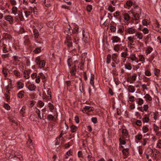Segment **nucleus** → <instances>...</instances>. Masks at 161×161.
<instances>
[{
    "label": "nucleus",
    "instance_id": "f257e3e1",
    "mask_svg": "<svg viewBox=\"0 0 161 161\" xmlns=\"http://www.w3.org/2000/svg\"><path fill=\"white\" fill-rule=\"evenodd\" d=\"M35 62L36 65L40 69L44 68L46 65V62L45 60L41 59L40 56L36 58Z\"/></svg>",
    "mask_w": 161,
    "mask_h": 161
},
{
    "label": "nucleus",
    "instance_id": "f03ea898",
    "mask_svg": "<svg viewBox=\"0 0 161 161\" xmlns=\"http://www.w3.org/2000/svg\"><path fill=\"white\" fill-rule=\"evenodd\" d=\"M137 31V30L135 28L132 27H128L126 28L125 31L127 34L133 35L135 34Z\"/></svg>",
    "mask_w": 161,
    "mask_h": 161
},
{
    "label": "nucleus",
    "instance_id": "7ed1b4c3",
    "mask_svg": "<svg viewBox=\"0 0 161 161\" xmlns=\"http://www.w3.org/2000/svg\"><path fill=\"white\" fill-rule=\"evenodd\" d=\"M131 14H132L131 17L132 20L138 21L139 20L141 15L138 13L132 12Z\"/></svg>",
    "mask_w": 161,
    "mask_h": 161
},
{
    "label": "nucleus",
    "instance_id": "20e7f679",
    "mask_svg": "<svg viewBox=\"0 0 161 161\" xmlns=\"http://www.w3.org/2000/svg\"><path fill=\"white\" fill-rule=\"evenodd\" d=\"M123 21L125 23H129V21L131 19V17L129 14L127 13H125L123 14Z\"/></svg>",
    "mask_w": 161,
    "mask_h": 161
},
{
    "label": "nucleus",
    "instance_id": "39448f33",
    "mask_svg": "<svg viewBox=\"0 0 161 161\" xmlns=\"http://www.w3.org/2000/svg\"><path fill=\"white\" fill-rule=\"evenodd\" d=\"M135 39H138L140 40H142L144 37L143 34L141 32L138 31H137L135 34V35L134 36Z\"/></svg>",
    "mask_w": 161,
    "mask_h": 161
},
{
    "label": "nucleus",
    "instance_id": "423d86ee",
    "mask_svg": "<svg viewBox=\"0 0 161 161\" xmlns=\"http://www.w3.org/2000/svg\"><path fill=\"white\" fill-rule=\"evenodd\" d=\"M94 109V108L92 106H85L82 110L84 113H87L93 111Z\"/></svg>",
    "mask_w": 161,
    "mask_h": 161
},
{
    "label": "nucleus",
    "instance_id": "0eeeda50",
    "mask_svg": "<svg viewBox=\"0 0 161 161\" xmlns=\"http://www.w3.org/2000/svg\"><path fill=\"white\" fill-rule=\"evenodd\" d=\"M64 32L67 36H70L71 35V33L73 32V30L70 29V26L68 25L65 29Z\"/></svg>",
    "mask_w": 161,
    "mask_h": 161
},
{
    "label": "nucleus",
    "instance_id": "6e6552de",
    "mask_svg": "<svg viewBox=\"0 0 161 161\" xmlns=\"http://www.w3.org/2000/svg\"><path fill=\"white\" fill-rule=\"evenodd\" d=\"M66 42H67V46L68 48H70L72 47V43L71 40V38L70 36H67L66 37Z\"/></svg>",
    "mask_w": 161,
    "mask_h": 161
},
{
    "label": "nucleus",
    "instance_id": "1a4fd4ad",
    "mask_svg": "<svg viewBox=\"0 0 161 161\" xmlns=\"http://www.w3.org/2000/svg\"><path fill=\"white\" fill-rule=\"evenodd\" d=\"M121 137L124 139L127 138L128 137L129 133L128 130L125 129H123L122 131Z\"/></svg>",
    "mask_w": 161,
    "mask_h": 161
},
{
    "label": "nucleus",
    "instance_id": "9d476101",
    "mask_svg": "<svg viewBox=\"0 0 161 161\" xmlns=\"http://www.w3.org/2000/svg\"><path fill=\"white\" fill-rule=\"evenodd\" d=\"M25 86L29 90L31 91H35L36 88V86L34 84L28 85L27 84H26Z\"/></svg>",
    "mask_w": 161,
    "mask_h": 161
},
{
    "label": "nucleus",
    "instance_id": "9b49d317",
    "mask_svg": "<svg viewBox=\"0 0 161 161\" xmlns=\"http://www.w3.org/2000/svg\"><path fill=\"white\" fill-rule=\"evenodd\" d=\"M152 28L154 30L159 32H160V31L161 29L159 24L157 22H156L153 24Z\"/></svg>",
    "mask_w": 161,
    "mask_h": 161
},
{
    "label": "nucleus",
    "instance_id": "f8f14e48",
    "mask_svg": "<svg viewBox=\"0 0 161 161\" xmlns=\"http://www.w3.org/2000/svg\"><path fill=\"white\" fill-rule=\"evenodd\" d=\"M127 58L128 59H130L131 60H132V62L135 61L136 63H138V59L136 57L135 54L132 53L130 55L129 57H128Z\"/></svg>",
    "mask_w": 161,
    "mask_h": 161
},
{
    "label": "nucleus",
    "instance_id": "ddd939ff",
    "mask_svg": "<svg viewBox=\"0 0 161 161\" xmlns=\"http://www.w3.org/2000/svg\"><path fill=\"white\" fill-rule=\"evenodd\" d=\"M69 69H70L69 72L71 75H75L76 74L77 70L76 65L74 64L72 67L71 68H70L69 67Z\"/></svg>",
    "mask_w": 161,
    "mask_h": 161
},
{
    "label": "nucleus",
    "instance_id": "4468645a",
    "mask_svg": "<svg viewBox=\"0 0 161 161\" xmlns=\"http://www.w3.org/2000/svg\"><path fill=\"white\" fill-rule=\"evenodd\" d=\"M112 43L120 42L121 39L117 36H113L111 38Z\"/></svg>",
    "mask_w": 161,
    "mask_h": 161
},
{
    "label": "nucleus",
    "instance_id": "2eb2a0df",
    "mask_svg": "<svg viewBox=\"0 0 161 161\" xmlns=\"http://www.w3.org/2000/svg\"><path fill=\"white\" fill-rule=\"evenodd\" d=\"M150 150L151 151L152 153H153L152 155H151V157L153 158V159H156V158L157 153H159V152L155 148H154L153 150L151 149Z\"/></svg>",
    "mask_w": 161,
    "mask_h": 161
},
{
    "label": "nucleus",
    "instance_id": "dca6fc26",
    "mask_svg": "<svg viewBox=\"0 0 161 161\" xmlns=\"http://www.w3.org/2000/svg\"><path fill=\"white\" fill-rule=\"evenodd\" d=\"M122 44H115L113 45V49L116 52H118L120 49H122Z\"/></svg>",
    "mask_w": 161,
    "mask_h": 161
},
{
    "label": "nucleus",
    "instance_id": "f3484780",
    "mask_svg": "<svg viewBox=\"0 0 161 161\" xmlns=\"http://www.w3.org/2000/svg\"><path fill=\"white\" fill-rule=\"evenodd\" d=\"M122 152L124 155L123 158L124 159L128 157L129 153V149L128 148L123 149Z\"/></svg>",
    "mask_w": 161,
    "mask_h": 161
},
{
    "label": "nucleus",
    "instance_id": "a211bd4d",
    "mask_svg": "<svg viewBox=\"0 0 161 161\" xmlns=\"http://www.w3.org/2000/svg\"><path fill=\"white\" fill-rule=\"evenodd\" d=\"M83 39L86 42H87L89 40V36L87 32H85L84 30L82 31Z\"/></svg>",
    "mask_w": 161,
    "mask_h": 161
},
{
    "label": "nucleus",
    "instance_id": "6ab92c4d",
    "mask_svg": "<svg viewBox=\"0 0 161 161\" xmlns=\"http://www.w3.org/2000/svg\"><path fill=\"white\" fill-rule=\"evenodd\" d=\"M31 71V69L25 70L24 72V77L26 79H28L30 77V74Z\"/></svg>",
    "mask_w": 161,
    "mask_h": 161
},
{
    "label": "nucleus",
    "instance_id": "aec40b11",
    "mask_svg": "<svg viewBox=\"0 0 161 161\" xmlns=\"http://www.w3.org/2000/svg\"><path fill=\"white\" fill-rule=\"evenodd\" d=\"M27 144L28 147L31 149H32L34 148V146L33 145V143L32 140L30 139V137H29V139L27 142Z\"/></svg>",
    "mask_w": 161,
    "mask_h": 161
},
{
    "label": "nucleus",
    "instance_id": "412c9836",
    "mask_svg": "<svg viewBox=\"0 0 161 161\" xmlns=\"http://www.w3.org/2000/svg\"><path fill=\"white\" fill-rule=\"evenodd\" d=\"M4 19L8 21L11 24H12L13 22V18L10 15H8L4 17Z\"/></svg>",
    "mask_w": 161,
    "mask_h": 161
},
{
    "label": "nucleus",
    "instance_id": "4be33fe9",
    "mask_svg": "<svg viewBox=\"0 0 161 161\" xmlns=\"http://www.w3.org/2000/svg\"><path fill=\"white\" fill-rule=\"evenodd\" d=\"M38 75L40 78H41V79L42 80V82L44 83L43 86H44L45 83L46 81L47 80V79L46 76L42 72L39 73Z\"/></svg>",
    "mask_w": 161,
    "mask_h": 161
},
{
    "label": "nucleus",
    "instance_id": "5701e85b",
    "mask_svg": "<svg viewBox=\"0 0 161 161\" xmlns=\"http://www.w3.org/2000/svg\"><path fill=\"white\" fill-rule=\"evenodd\" d=\"M94 75L92 74H91V76L90 80V83L92 86L93 87L95 88L94 85Z\"/></svg>",
    "mask_w": 161,
    "mask_h": 161
},
{
    "label": "nucleus",
    "instance_id": "b1692460",
    "mask_svg": "<svg viewBox=\"0 0 161 161\" xmlns=\"http://www.w3.org/2000/svg\"><path fill=\"white\" fill-rule=\"evenodd\" d=\"M128 91L130 93H133L136 91V89L132 85H129L128 86Z\"/></svg>",
    "mask_w": 161,
    "mask_h": 161
},
{
    "label": "nucleus",
    "instance_id": "393cba45",
    "mask_svg": "<svg viewBox=\"0 0 161 161\" xmlns=\"http://www.w3.org/2000/svg\"><path fill=\"white\" fill-rule=\"evenodd\" d=\"M79 40L78 36L77 34L73 36V42L76 44H78Z\"/></svg>",
    "mask_w": 161,
    "mask_h": 161
},
{
    "label": "nucleus",
    "instance_id": "a878e982",
    "mask_svg": "<svg viewBox=\"0 0 161 161\" xmlns=\"http://www.w3.org/2000/svg\"><path fill=\"white\" fill-rule=\"evenodd\" d=\"M24 83L20 81H18L17 83V86L18 89H20L23 88Z\"/></svg>",
    "mask_w": 161,
    "mask_h": 161
},
{
    "label": "nucleus",
    "instance_id": "bb28decb",
    "mask_svg": "<svg viewBox=\"0 0 161 161\" xmlns=\"http://www.w3.org/2000/svg\"><path fill=\"white\" fill-rule=\"evenodd\" d=\"M139 29L140 31H142L144 34H146L149 33V30L147 28H139Z\"/></svg>",
    "mask_w": 161,
    "mask_h": 161
},
{
    "label": "nucleus",
    "instance_id": "cd10ccee",
    "mask_svg": "<svg viewBox=\"0 0 161 161\" xmlns=\"http://www.w3.org/2000/svg\"><path fill=\"white\" fill-rule=\"evenodd\" d=\"M43 5L47 7H49L51 6V2L49 0H44L43 2Z\"/></svg>",
    "mask_w": 161,
    "mask_h": 161
},
{
    "label": "nucleus",
    "instance_id": "c85d7f7f",
    "mask_svg": "<svg viewBox=\"0 0 161 161\" xmlns=\"http://www.w3.org/2000/svg\"><path fill=\"white\" fill-rule=\"evenodd\" d=\"M150 23V20L148 19H144L142 21V24L145 26L149 25Z\"/></svg>",
    "mask_w": 161,
    "mask_h": 161
},
{
    "label": "nucleus",
    "instance_id": "c756f323",
    "mask_svg": "<svg viewBox=\"0 0 161 161\" xmlns=\"http://www.w3.org/2000/svg\"><path fill=\"white\" fill-rule=\"evenodd\" d=\"M139 57L138 62H142V63H144L145 62V58L144 57L143 55H138Z\"/></svg>",
    "mask_w": 161,
    "mask_h": 161
},
{
    "label": "nucleus",
    "instance_id": "7c9ffc66",
    "mask_svg": "<svg viewBox=\"0 0 161 161\" xmlns=\"http://www.w3.org/2000/svg\"><path fill=\"white\" fill-rule=\"evenodd\" d=\"M25 92L24 91L22 90L19 91L17 94V97L19 98H22L24 96V93Z\"/></svg>",
    "mask_w": 161,
    "mask_h": 161
},
{
    "label": "nucleus",
    "instance_id": "2f4dec72",
    "mask_svg": "<svg viewBox=\"0 0 161 161\" xmlns=\"http://www.w3.org/2000/svg\"><path fill=\"white\" fill-rule=\"evenodd\" d=\"M33 33L34 38L36 39L39 36V32L36 29H34L33 30Z\"/></svg>",
    "mask_w": 161,
    "mask_h": 161
},
{
    "label": "nucleus",
    "instance_id": "473e14b6",
    "mask_svg": "<svg viewBox=\"0 0 161 161\" xmlns=\"http://www.w3.org/2000/svg\"><path fill=\"white\" fill-rule=\"evenodd\" d=\"M30 10L31 11L32 13H33L35 14H37L38 13V10L36 7H30Z\"/></svg>",
    "mask_w": 161,
    "mask_h": 161
},
{
    "label": "nucleus",
    "instance_id": "72a5a7b5",
    "mask_svg": "<svg viewBox=\"0 0 161 161\" xmlns=\"http://www.w3.org/2000/svg\"><path fill=\"white\" fill-rule=\"evenodd\" d=\"M12 74L15 76L19 77H20L21 75L20 72L17 70H14L13 71Z\"/></svg>",
    "mask_w": 161,
    "mask_h": 161
},
{
    "label": "nucleus",
    "instance_id": "f704fd0d",
    "mask_svg": "<svg viewBox=\"0 0 161 161\" xmlns=\"http://www.w3.org/2000/svg\"><path fill=\"white\" fill-rule=\"evenodd\" d=\"M142 130L143 133H146L149 130L148 125H143L142 127Z\"/></svg>",
    "mask_w": 161,
    "mask_h": 161
},
{
    "label": "nucleus",
    "instance_id": "c9c22d12",
    "mask_svg": "<svg viewBox=\"0 0 161 161\" xmlns=\"http://www.w3.org/2000/svg\"><path fill=\"white\" fill-rule=\"evenodd\" d=\"M134 4L135 2H132L131 0H128L126 2V6L129 7H130Z\"/></svg>",
    "mask_w": 161,
    "mask_h": 161
},
{
    "label": "nucleus",
    "instance_id": "e433bc0d",
    "mask_svg": "<svg viewBox=\"0 0 161 161\" xmlns=\"http://www.w3.org/2000/svg\"><path fill=\"white\" fill-rule=\"evenodd\" d=\"M118 56V54L117 53H114L111 56L112 60L114 62H116L117 60Z\"/></svg>",
    "mask_w": 161,
    "mask_h": 161
},
{
    "label": "nucleus",
    "instance_id": "4c0bfd02",
    "mask_svg": "<svg viewBox=\"0 0 161 161\" xmlns=\"http://www.w3.org/2000/svg\"><path fill=\"white\" fill-rule=\"evenodd\" d=\"M73 60L71 58H69L67 60V62L68 66L69 68L72 64Z\"/></svg>",
    "mask_w": 161,
    "mask_h": 161
},
{
    "label": "nucleus",
    "instance_id": "58836bf2",
    "mask_svg": "<svg viewBox=\"0 0 161 161\" xmlns=\"http://www.w3.org/2000/svg\"><path fill=\"white\" fill-rule=\"evenodd\" d=\"M71 131L72 133L75 132L78 129V127L74 125H71L70 127Z\"/></svg>",
    "mask_w": 161,
    "mask_h": 161
},
{
    "label": "nucleus",
    "instance_id": "ea45409f",
    "mask_svg": "<svg viewBox=\"0 0 161 161\" xmlns=\"http://www.w3.org/2000/svg\"><path fill=\"white\" fill-rule=\"evenodd\" d=\"M142 135L139 133L137 134L135 136V138L136 140H137L138 141H140L142 139Z\"/></svg>",
    "mask_w": 161,
    "mask_h": 161
},
{
    "label": "nucleus",
    "instance_id": "a19ab883",
    "mask_svg": "<svg viewBox=\"0 0 161 161\" xmlns=\"http://www.w3.org/2000/svg\"><path fill=\"white\" fill-rule=\"evenodd\" d=\"M108 10L111 12H113L115 11V7H113L111 4L108 5Z\"/></svg>",
    "mask_w": 161,
    "mask_h": 161
},
{
    "label": "nucleus",
    "instance_id": "79ce46f5",
    "mask_svg": "<svg viewBox=\"0 0 161 161\" xmlns=\"http://www.w3.org/2000/svg\"><path fill=\"white\" fill-rule=\"evenodd\" d=\"M127 40L131 43H133L134 42V40L135 39L134 36H129L127 38Z\"/></svg>",
    "mask_w": 161,
    "mask_h": 161
},
{
    "label": "nucleus",
    "instance_id": "37998d69",
    "mask_svg": "<svg viewBox=\"0 0 161 161\" xmlns=\"http://www.w3.org/2000/svg\"><path fill=\"white\" fill-rule=\"evenodd\" d=\"M137 99L136 102L138 105H141L143 103L144 101L142 98H138Z\"/></svg>",
    "mask_w": 161,
    "mask_h": 161
},
{
    "label": "nucleus",
    "instance_id": "c03bdc74",
    "mask_svg": "<svg viewBox=\"0 0 161 161\" xmlns=\"http://www.w3.org/2000/svg\"><path fill=\"white\" fill-rule=\"evenodd\" d=\"M124 66L125 69L129 70H131L132 68L131 64H125Z\"/></svg>",
    "mask_w": 161,
    "mask_h": 161
},
{
    "label": "nucleus",
    "instance_id": "a18cd8bd",
    "mask_svg": "<svg viewBox=\"0 0 161 161\" xmlns=\"http://www.w3.org/2000/svg\"><path fill=\"white\" fill-rule=\"evenodd\" d=\"M137 76V75L136 74L134 73L132 75L130 76L129 77L132 81H134L136 80Z\"/></svg>",
    "mask_w": 161,
    "mask_h": 161
},
{
    "label": "nucleus",
    "instance_id": "49530a36",
    "mask_svg": "<svg viewBox=\"0 0 161 161\" xmlns=\"http://www.w3.org/2000/svg\"><path fill=\"white\" fill-rule=\"evenodd\" d=\"M48 107L49 108L50 111L51 112H53L54 109V107L53 105L49 103L48 104Z\"/></svg>",
    "mask_w": 161,
    "mask_h": 161
},
{
    "label": "nucleus",
    "instance_id": "de8ad7c7",
    "mask_svg": "<svg viewBox=\"0 0 161 161\" xmlns=\"http://www.w3.org/2000/svg\"><path fill=\"white\" fill-rule=\"evenodd\" d=\"M153 48L151 47L148 46L146 49V52L147 54H150L152 52Z\"/></svg>",
    "mask_w": 161,
    "mask_h": 161
},
{
    "label": "nucleus",
    "instance_id": "09e8293b",
    "mask_svg": "<svg viewBox=\"0 0 161 161\" xmlns=\"http://www.w3.org/2000/svg\"><path fill=\"white\" fill-rule=\"evenodd\" d=\"M134 124L138 126H140L142 125V122L141 120L137 119L134 122Z\"/></svg>",
    "mask_w": 161,
    "mask_h": 161
},
{
    "label": "nucleus",
    "instance_id": "8fccbe9b",
    "mask_svg": "<svg viewBox=\"0 0 161 161\" xmlns=\"http://www.w3.org/2000/svg\"><path fill=\"white\" fill-rule=\"evenodd\" d=\"M12 12L14 15L17 14V8L15 6H13L12 8Z\"/></svg>",
    "mask_w": 161,
    "mask_h": 161
},
{
    "label": "nucleus",
    "instance_id": "3c124183",
    "mask_svg": "<svg viewBox=\"0 0 161 161\" xmlns=\"http://www.w3.org/2000/svg\"><path fill=\"white\" fill-rule=\"evenodd\" d=\"M160 70L157 69H155L154 70V75L157 76H158L159 75Z\"/></svg>",
    "mask_w": 161,
    "mask_h": 161
},
{
    "label": "nucleus",
    "instance_id": "603ef678",
    "mask_svg": "<svg viewBox=\"0 0 161 161\" xmlns=\"http://www.w3.org/2000/svg\"><path fill=\"white\" fill-rule=\"evenodd\" d=\"M124 27L123 26L121 27L120 28H119L117 31V33H118L121 34L124 32Z\"/></svg>",
    "mask_w": 161,
    "mask_h": 161
},
{
    "label": "nucleus",
    "instance_id": "864d4df0",
    "mask_svg": "<svg viewBox=\"0 0 161 161\" xmlns=\"http://www.w3.org/2000/svg\"><path fill=\"white\" fill-rule=\"evenodd\" d=\"M111 54H109L107 55L106 59V63L107 64H108L111 62Z\"/></svg>",
    "mask_w": 161,
    "mask_h": 161
},
{
    "label": "nucleus",
    "instance_id": "5fc2aeb1",
    "mask_svg": "<svg viewBox=\"0 0 161 161\" xmlns=\"http://www.w3.org/2000/svg\"><path fill=\"white\" fill-rule=\"evenodd\" d=\"M64 128H65L61 130V132H62L63 134H66L68 131L69 126H66V127H64Z\"/></svg>",
    "mask_w": 161,
    "mask_h": 161
},
{
    "label": "nucleus",
    "instance_id": "6e6d98bb",
    "mask_svg": "<svg viewBox=\"0 0 161 161\" xmlns=\"http://www.w3.org/2000/svg\"><path fill=\"white\" fill-rule=\"evenodd\" d=\"M47 25L49 27H53V21H50L49 22H47Z\"/></svg>",
    "mask_w": 161,
    "mask_h": 161
},
{
    "label": "nucleus",
    "instance_id": "4d7b16f0",
    "mask_svg": "<svg viewBox=\"0 0 161 161\" xmlns=\"http://www.w3.org/2000/svg\"><path fill=\"white\" fill-rule=\"evenodd\" d=\"M47 117L48 120L50 121L53 120L54 118V116L51 114H48Z\"/></svg>",
    "mask_w": 161,
    "mask_h": 161
},
{
    "label": "nucleus",
    "instance_id": "13d9d810",
    "mask_svg": "<svg viewBox=\"0 0 161 161\" xmlns=\"http://www.w3.org/2000/svg\"><path fill=\"white\" fill-rule=\"evenodd\" d=\"M149 118L147 116H144L142 119V121L143 123H147L149 121Z\"/></svg>",
    "mask_w": 161,
    "mask_h": 161
},
{
    "label": "nucleus",
    "instance_id": "bf43d9fd",
    "mask_svg": "<svg viewBox=\"0 0 161 161\" xmlns=\"http://www.w3.org/2000/svg\"><path fill=\"white\" fill-rule=\"evenodd\" d=\"M156 147L161 148V139H160L158 141L156 144Z\"/></svg>",
    "mask_w": 161,
    "mask_h": 161
},
{
    "label": "nucleus",
    "instance_id": "052dcab7",
    "mask_svg": "<svg viewBox=\"0 0 161 161\" xmlns=\"http://www.w3.org/2000/svg\"><path fill=\"white\" fill-rule=\"evenodd\" d=\"M42 47L36 48L34 50V52L35 53H40L41 51Z\"/></svg>",
    "mask_w": 161,
    "mask_h": 161
},
{
    "label": "nucleus",
    "instance_id": "680f3d73",
    "mask_svg": "<svg viewBox=\"0 0 161 161\" xmlns=\"http://www.w3.org/2000/svg\"><path fill=\"white\" fill-rule=\"evenodd\" d=\"M25 16L26 18H28V17L32 13L31 11H26L24 12Z\"/></svg>",
    "mask_w": 161,
    "mask_h": 161
},
{
    "label": "nucleus",
    "instance_id": "e2e57ef3",
    "mask_svg": "<svg viewBox=\"0 0 161 161\" xmlns=\"http://www.w3.org/2000/svg\"><path fill=\"white\" fill-rule=\"evenodd\" d=\"M144 97L146 98L147 100L149 101H151L152 100V97L148 94H147Z\"/></svg>",
    "mask_w": 161,
    "mask_h": 161
},
{
    "label": "nucleus",
    "instance_id": "0e129e2a",
    "mask_svg": "<svg viewBox=\"0 0 161 161\" xmlns=\"http://www.w3.org/2000/svg\"><path fill=\"white\" fill-rule=\"evenodd\" d=\"M3 107L7 110H9L10 109V107L8 103H4L3 105Z\"/></svg>",
    "mask_w": 161,
    "mask_h": 161
},
{
    "label": "nucleus",
    "instance_id": "69168bd1",
    "mask_svg": "<svg viewBox=\"0 0 161 161\" xmlns=\"http://www.w3.org/2000/svg\"><path fill=\"white\" fill-rule=\"evenodd\" d=\"M25 107L23 106L20 110V113L23 115L25 113Z\"/></svg>",
    "mask_w": 161,
    "mask_h": 161
},
{
    "label": "nucleus",
    "instance_id": "338daca9",
    "mask_svg": "<svg viewBox=\"0 0 161 161\" xmlns=\"http://www.w3.org/2000/svg\"><path fill=\"white\" fill-rule=\"evenodd\" d=\"M129 101L130 102H133L135 101L136 98L133 96H131L129 98Z\"/></svg>",
    "mask_w": 161,
    "mask_h": 161
},
{
    "label": "nucleus",
    "instance_id": "774afa93",
    "mask_svg": "<svg viewBox=\"0 0 161 161\" xmlns=\"http://www.w3.org/2000/svg\"><path fill=\"white\" fill-rule=\"evenodd\" d=\"M128 55V53L126 52H123L121 54V57L123 58H126Z\"/></svg>",
    "mask_w": 161,
    "mask_h": 161
}]
</instances>
